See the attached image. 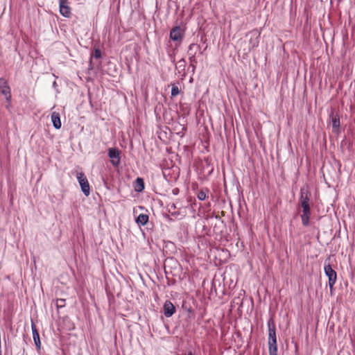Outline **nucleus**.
I'll return each instance as SVG.
<instances>
[{
  "label": "nucleus",
  "mask_w": 355,
  "mask_h": 355,
  "mask_svg": "<svg viewBox=\"0 0 355 355\" xmlns=\"http://www.w3.org/2000/svg\"><path fill=\"white\" fill-rule=\"evenodd\" d=\"M51 118L53 127L55 129H60L61 128L62 123L59 114L54 112L51 114Z\"/></svg>",
  "instance_id": "ddd939ff"
},
{
  "label": "nucleus",
  "mask_w": 355,
  "mask_h": 355,
  "mask_svg": "<svg viewBox=\"0 0 355 355\" xmlns=\"http://www.w3.org/2000/svg\"><path fill=\"white\" fill-rule=\"evenodd\" d=\"M148 221V216L147 214H141L136 218V223L139 226L145 225Z\"/></svg>",
  "instance_id": "4468645a"
},
{
  "label": "nucleus",
  "mask_w": 355,
  "mask_h": 355,
  "mask_svg": "<svg viewBox=\"0 0 355 355\" xmlns=\"http://www.w3.org/2000/svg\"><path fill=\"white\" fill-rule=\"evenodd\" d=\"M180 89L177 85L173 84L171 86V96L173 97L176 96L179 94Z\"/></svg>",
  "instance_id": "dca6fc26"
},
{
  "label": "nucleus",
  "mask_w": 355,
  "mask_h": 355,
  "mask_svg": "<svg viewBox=\"0 0 355 355\" xmlns=\"http://www.w3.org/2000/svg\"><path fill=\"white\" fill-rule=\"evenodd\" d=\"M76 178L83 193L85 196H88L90 194V187L87 177L83 172H78L76 174Z\"/></svg>",
  "instance_id": "7ed1b4c3"
},
{
  "label": "nucleus",
  "mask_w": 355,
  "mask_h": 355,
  "mask_svg": "<svg viewBox=\"0 0 355 355\" xmlns=\"http://www.w3.org/2000/svg\"><path fill=\"white\" fill-rule=\"evenodd\" d=\"M175 309L173 304L168 300H166L164 304V314L166 317L169 318L175 313Z\"/></svg>",
  "instance_id": "9d476101"
},
{
  "label": "nucleus",
  "mask_w": 355,
  "mask_h": 355,
  "mask_svg": "<svg viewBox=\"0 0 355 355\" xmlns=\"http://www.w3.org/2000/svg\"><path fill=\"white\" fill-rule=\"evenodd\" d=\"M0 90L8 103V105H6V108L8 109L11 98L10 89L8 85L7 81L3 78H0Z\"/></svg>",
  "instance_id": "423d86ee"
},
{
  "label": "nucleus",
  "mask_w": 355,
  "mask_h": 355,
  "mask_svg": "<svg viewBox=\"0 0 355 355\" xmlns=\"http://www.w3.org/2000/svg\"><path fill=\"white\" fill-rule=\"evenodd\" d=\"M207 198V194L205 193V191H200L198 193V198L200 200H205Z\"/></svg>",
  "instance_id": "f3484780"
},
{
  "label": "nucleus",
  "mask_w": 355,
  "mask_h": 355,
  "mask_svg": "<svg viewBox=\"0 0 355 355\" xmlns=\"http://www.w3.org/2000/svg\"><path fill=\"white\" fill-rule=\"evenodd\" d=\"M195 46H196L195 44H190L189 46V51H191Z\"/></svg>",
  "instance_id": "aec40b11"
},
{
  "label": "nucleus",
  "mask_w": 355,
  "mask_h": 355,
  "mask_svg": "<svg viewBox=\"0 0 355 355\" xmlns=\"http://www.w3.org/2000/svg\"><path fill=\"white\" fill-rule=\"evenodd\" d=\"M184 30L179 26L173 27L170 31V38L173 42H176L180 44L184 37Z\"/></svg>",
  "instance_id": "20e7f679"
},
{
  "label": "nucleus",
  "mask_w": 355,
  "mask_h": 355,
  "mask_svg": "<svg viewBox=\"0 0 355 355\" xmlns=\"http://www.w3.org/2000/svg\"><path fill=\"white\" fill-rule=\"evenodd\" d=\"M60 12L64 17H69L71 15V8L68 6L67 0H59Z\"/></svg>",
  "instance_id": "1a4fd4ad"
},
{
  "label": "nucleus",
  "mask_w": 355,
  "mask_h": 355,
  "mask_svg": "<svg viewBox=\"0 0 355 355\" xmlns=\"http://www.w3.org/2000/svg\"><path fill=\"white\" fill-rule=\"evenodd\" d=\"M248 35L250 37L249 40V49H253L257 47L259 43L260 33L256 31H252L248 33Z\"/></svg>",
  "instance_id": "6e6552de"
},
{
  "label": "nucleus",
  "mask_w": 355,
  "mask_h": 355,
  "mask_svg": "<svg viewBox=\"0 0 355 355\" xmlns=\"http://www.w3.org/2000/svg\"><path fill=\"white\" fill-rule=\"evenodd\" d=\"M268 349L271 352H277L275 324L272 319L268 321Z\"/></svg>",
  "instance_id": "f03ea898"
},
{
  "label": "nucleus",
  "mask_w": 355,
  "mask_h": 355,
  "mask_svg": "<svg viewBox=\"0 0 355 355\" xmlns=\"http://www.w3.org/2000/svg\"><path fill=\"white\" fill-rule=\"evenodd\" d=\"M108 155L111 159V163L114 166H118L120 164V153L116 148H111L108 150Z\"/></svg>",
  "instance_id": "0eeeda50"
},
{
  "label": "nucleus",
  "mask_w": 355,
  "mask_h": 355,
  "mask_svg": "<svg viewBox=\"0 0 355 355\" xmlns=\"http://www.w3.org/2000/svg\"><path fill=\"white\" fill-rule=\"evenodd\" d=\"M31 329H32L33 338L35 345L37 347V349L40 350L41 348V342H40V335L37 330L36 326L33 323H32V324H31Z\"/></svg>",
  "instance_id": "f8f14e48"
},
{
  "label": "nucleus",
  "mask_w": 355,
  "mask_h": 355,
  "mask_svg": "<svg viewBox=\"0 0 355 355\" xmlns=\"http://www.w3.org/2000/svg\"><path fill=\"white\" fill-rule=\"evenodd\" d=\"M94 56L96 58H100L101 57V51L98 49H96L94 51Z\"/></svg>",
  "instance_id": "a211bd4d"
},
{
  "label": "nucleus",
  "mask_w": 355,
  "mask_h": 355,
  "mask_svg": "<svg viewBox=\"0 0 355 355\" xmlns=\"http://www.w3.org/2000/svg\"><path fill=\"white\" fill-rule=\"evenodd\" d=\"M64 300H62V299H60V300H57L58 306H64Z\"/></svg>",
  "instance_id": "6ab92c4d"
},
{
  "label": "nucleus",
  "mask_w": 355,
  "mask_h": 355,
  "mask_svg": "<svg viewBox=\"0 0 355 355\" xmlns=\"http://www.w3.org/2000/svg\"><path fill=\"white\" fill-rule=\"evenodd\" d=\"M324 273L328 277L329 279V286L331 289L335 284L337 279V275L336 271L331 268L329 263L324 265Z\"/></svg>",
  "instance_id": "39448f33"
},
{
  "label": "nucleus",
  "mask_w": 355,
  "mask_h": 355,
  "mask_svg": "<svg viewBox=\"0 0 355 355\" xmlns=\"http://www.w3.org/2000/svg\"><path fill=\"white\" fill-rule=\"evenodd\" d=\"M144 189V182L142 178H137L136 180L135 191L141 192Z\"/></svg>",
  "instance_id": "2eb2a0df"
},
{
  "label": "nucleus",
  "mask_w": 355,
  "mask_h": 355,
  "mask_svg": "<svg viewBox=\"0 0 355 355\" xmlns=\"http://www.w3.org/2000/svg\"><path fill=\"white\" fill-rule=\"evenodd\" d=\"M311 193L307 189L302 188L300 189V204L302 208V214L301 215L302 223L303 225H309L311 217V208L309 205Z\"/></svg>",
  "instance_id": "f257e3e1"
},
{
  "label": "nucleus",
  "mask_w": 355,
  "mask_h": 355,
  "mask_svg": "<svg viewBox=\"0 0 355 355\" xmlns=\"http://www.w3.org/2000/svg\"><path fill=\"white\" fill-rule=\"evenodd\" d=\"M269 355H277V352H269Z\"/></svg>",
  "instance_id": "412c9836"
},
{
  "label": "nucleus",
  "mask_w": 355,
  "mask_h": 355,
  "mask_svg": "<svg viewBox=\"0 0 355 355\" xmlns=\"http://www.w3.org/2000/svg\"><path fill=\"white\" fill-rule=\"evenodd\" d=\"M329 117L331 118V123L332 125L333 132H337L339 130L340 128V118L338 114H334L333 112H331L329 115Z\"/></svg>",
  "instance_id": "9b49d317"
},
{
  "label": "nucleus",
  "mask_w": 355,
  "mask_h": 355,
  "mask_svg": "<svg viewBox=\"0 0 355 355\" xmlns=\"http://www.w3.org/2000/svg\"><path fill=\"white\" fill-rule=\"evenodd\" d=\"M184 355H194V354L190 351L188 353L185 354Z\"/></svg>",
  "instance_id": "4be33fe9"
}]
</instances>
